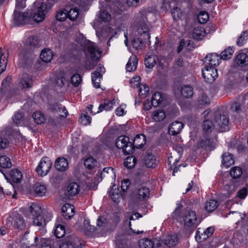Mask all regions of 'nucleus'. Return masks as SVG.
Returning <instances> with one entry per match:
<instances>
[{
  "mask_svg": "<svg viewBox=\"0 0 248 248\" xmlns=\"http://www.w3.org/2000/svg\"><path fill=\"white\" fill-rule=\"evenodd\" d=\"M146 12L144 10L140 11L137 16L139 27L138 28V33L140 34V38L134 39L131 41V45L133 46H150L151 42L149 40L150 38L149 33V29L148 26L146 23Z\"/></svg>",
  "mask_w": 248,
  "mask_h": 248,
  "instance_id": "f257e3e1",
  "label": "nucleus"
},
{
  "mask_svg": "<svg viewBox=\"0 0 248 248\" xmlns=\"http://www.w3.org/2000/svg\"><path fill=\"white\" fill-rule=\"evenodd\" d=\"M211 116L216 124L217 129L220 132H224L229 130V115L221 111L213 112Z\"/></svg>",
  "mask_w": 248,
  "mask_h": 248,
  "instance_id": "f03ea898",
  "label": "nucleus"
},
{
  "mask_svg": "<svg viewBox=\"0 0 248 248\" xmlns=\"http://www.w3.org/2000/svg\"><path fill=\"white\" fill-rule=\"evenodd\" d=\"M116 146L122 149L123 152L125 155H129L133 153L134 148L133 144L129 141V137L126 136L119 137L115 141Z\"/></svg>",
  "mask_w": 248,
  "mask_h": 248,
  "instance_id": "7ed1b4c3",
  "label": "nucleus"
},
{
  "mask_svg": "<svg viewBox=\"0 0 248 248\" xmlns=\"http://www.w3.org/2000/svg\"><path fill=\"white\" fill-rule=\"evenodd\" d=\"M14 20L15 24L17 26L30 24L32 21V13L30 12L21 13L15 10Z\"/></svg>",
  "mask_w": 248,
  "mask_h": 248,
  "instance_id": "20e7f679",
  "label": "nucleus"
},
{
  "mask_svg": "<svg viewBox=\"0 0 248 248\" xmlns=\"http://www.w3.org/2000/svg\"><path fill=\"white\" fill-rule=\"evenodd\" d=\"M48 11V7L44 2L39 3L37 5V10L32 14V19L37 23L43 21Z\"/></svg>",
  "mask_w": 248,
  "mask_h": 248,
  "instance_id": "39448f33",
  "label": "nucleus"
},
{
  "mask_svg": "<svg viewBox=\"0 0 248 248\" xmlns=\"http://www.w3.org/2000/svg\"><path fill=\"white\" fill-rule=\"evenodd\" d=\"M52 165V162L48 157H43L36 168V171L41 176H46L49 171Z\"/></svg>",
  "mask_w": 248,
  "mask_h": 248,
  "instance_id": "423d86ee",
  "label": "nucleus"
},
{
  "mask_svg": "<svg viewBox=\"0 0 248 248\" xmlns=\"http://www.w3.org/2000/svg\"><path fill=\"white\" fill-rule=\"evenodd\" d=\"M7 223H11L15 228L23 230L26 227V224L23 217L16 213L11 214L7 219Z\"/></svg>",
  "mask_w": 248,
  "mask_h": 248,
  "instance_id": "0eeeda50",
  "label": "nucleus"
},
{
  "mask_svg": "<svg viewBox=\"0 0 248 248\" xmlns=\"http://www.w3.org/2000/svg\"><path fill=\"white\" fill-rule=\"evenodd\" d=\"M79 239L74 235L67 236L60 246V248H81Z\"/></svg>",
  "mask_w": 248,
  "mask_h": 248,
  "instance_id": "6e6552de",
  "label": "nucleus"
},
{
  "mask_svg": "<svg viewBox=\"0 0 248 248\" xmlns=\"http://www.w3.org/2000/svg\"><path fill=\"white\" fill-rule=\"evenodd\" d=\"M202 75L205 81L209 83L213 82L218 77L217 70L208 65L202 69Z\"/></svg>",
  "mask_w": 248,
  "mask_h": 248,
  "instance_id": "1a4fd4ad",
  "label": "nucleus"
},
{
  "mask_svg": "<svg viewBox=\"0 0 248 248\" xmlns=\"http://www.w3.org/2000/svg\"><path fill=\"white\" fill-rule=\"evenodd\" d=\"M186 227L195 229L198 224V221L196 213L193 211H189L185 216L184 219Z\"/></svg>",
  "mask_w": 248,
  "mask_h": 248,
  "instance_id": "9d476101",
  "label": "nucleus"
},
{
  "mask_svg": "<svg viewBox=\"0 0 248 248\" xmlns=\"http://www.w3.org/2000/svg\"><path fill=\"white\" fill-rule=\"evenodd\" d=\"M221 57H219L218 55L216 53H212L207 55L204 59V63L210 67H216L219 65Z\"/></svg>",
  "mask_w": 248,
  "mask_h": 248,
  "instance_id": "9b49d317",
  "label": "nucleus"
},
{
  "mask_svg": "<svg viewBox=\"0 0 248 248\" xmlns=\"http://www.w3.org/2000/svg\"><path fill=\"white\" fill-rule=\"evenodd\" d=\"M84 50L87 57L93 62H97L100 58L102 51L98 47H86Z\"/></svg>",
  "mask_w": 248,
  "mask_h": 248,
  "instance_id": "f8f14e48",
  "label": "nucleus"
},
{
  "mask_svg": "<svg viewBox=\"0 0 248 248\" xmlns=\"http://www.w3.org/2000/svg\"><path fill=\"white\" fill-rule=\"evenodd\" d=\"M46 191V186L44 184L36 183L30 190V192L34 196L42 197L45 195Z\"/></svg>",
  "mask_w": 248,
  "mask_h": 248,
  "instance_id": "ddd939ff",
  "label": "nucleus"
},
{
  "mask_svg": "<svg viewBox=\"0 0 248 248\" xmlns=\"http://www.w3.org/2000/svg\"><path fill=\"white\" fill-rule=\"evenodd\" d=\"M246 95H243L239 97L237 102H234L231 106L232 110L239 113L245 111V101Z\"/></svg>",
  "mask_w": 248,
  "mask_h": 248,
  "instance_id": "4468645a",
  "label": "nucleus"
},
{
  "mask_svg": "<svg viewBox=\"0 0 248 248\" xmlns=\"http://www.w3.org/2000/svg\"><path fill=\"white\" fill-rule=\"evenodd\" d=\"M52 112L62 117H65L68 115V111L65 107L58 103H55L50 106L49 108Z\"/></svg>",
  "mask_w": 248,
  "mask_h": 248,
  "instance_id": "2eb2a0df",
  "label": "nucleus"
},
{
  "mask_svg": "<svg viewBox=\"0 0 248 248\" xmlns=\"http://www.w3.org/2000/svg\"><path fill=\"white\" fill-rule=\"evenodd\" d=\"M8 52L5 47H0V75L5 70Z\"/></svg>",
  "mask_w": 248,
  "mask_h": 248,
  "instance_id": "dca6fc26",
  "label": "nucleus"
},
{
  "mask_svg": "<svg viewBox=\"0 0 248 248\" xmlns=\"http://www.w3.org/2000/svg\"><path fill=\"white\" fill-rule=\"evenodd\" d=\"M62 213L65 219H70L75 214V208L73 205L66 203L62 207Z\"/></svg>",
  "mask_w": 248,
  "mask_h": 248,
  "instance_id": "f3484780",
  "label": "nucleus"
},
{
  "mask_svg": "<svg viewBox=\"0 0 248 248\" xmlns=\"http://www.w3.org/2000/svg\"><path fill=\"white\" fill-rule=\"evenodd\" d=\"M214 231V228L212 227H208L203 232H201L200 228H198L196 231V238L202 241L203 240H206L209 236L211 235Z\"/></svg>",
  "mask_w": 248,
  "mask_h": 248,
  "instance_id": "a211bd4d",
  "label": "nucleus"
},
{
  "mask_svg": "<svg viewBox=\"0 0 248 248\" xmlns=\"http://www.w3.org/2000/svg\"><path fill=\"white\" fill-rule=\"evenodd\" d=\"M184 127V124L179 121L172 123L169 126V133L170 135L175 136L178 134Z\"/></svg>",
  "mask_w": 248,
  "mask_h": 248,
  "instance_id": "6ab92c4d",
  "label": "nucleus"
},
{
  "mask_svg": "<svg viewBox=\"0 0 248 248\" xmlns=\"http://www.w3.org/2000/svg\"><path fill=\"white\" fill-rule=\"evenodd\" d=\"M101 180H113L115 179V173L113 169L111 167L105 168L100 173Z\"/></svg>",
  "mask_w": 248,
  "mask_h": 248,
  "instance_id": "aec40b11",
  "label": "nucleus"
},
{
  "mask_svg": "<svg viewBox=\"0 0 248 248\" xmlns=\"http://www.w3.org/2000/svg\"><path fill=\"white\" fill-rule=\"evenodd\" d=\"M93 107V105H90L87 107L86 114H82L80 117V122L83 125H86L91 123V117L87 115L88 112L92 114H95V112H93L92 108Z\"/></svg>",
  "mask_w": 248,
  "mask_h": 248,
  "instance_id": "412c9836",
  "label": "nucleus"
},
{
  "mask_svg": "<svg viewBox=\"0 0 248 248\" xmlns=\"http://www.w3.org/2000/svg\"><path fill=\"white\" fill-rule=\"evenodd\" d=\"M235 63L240 67H244L248 64V56L244 53L238 54L234 60Z\"/></svg>",
  "mask_w": 248,
  "mask_h": 248,
  "instance_id": "4be33fe9",
  "label": "nucleus"
},
{
  "mask_svg": "<svg viewBox=\"0 0 248 248\" xmlns=\"http://www.w3.org/2000/svg\"><path fill=\"white\" fill-rule=\"evenodd\" d=\"M55 167L60 171H64L68 168L67 159L62 157H58L55 161Z\"/></svg>",
  "mask_w": 248,
  "mask_h": 248,
  "instance_id": "5701e85b",
  "label": "nucleus"
},
{
  "mask_svg": "<svg viewBox=\"0 0 248 248\" xmlns=\"http://www.w3.org/2000/svg\"><path fill=\"white\" fill-rule=\"evenodd\" d=\"M80 190V187L78 184L75 182L70 183L67 188L68 195L70 196H75L78 195Z\"/></svg>",
  "mask_w": 248,
  "mask_h": 248,
  "instance_id": "b1692460",
  "label": "nucleus"
},
{
  "mask_svg": "<svg viewBox=\"0 0 248 248\" xmlns=\"http://www.w3.org/2000/svg\"><path fill=\"white\" fill-rule=\"evenodd\" d=\"M33 85L32 78L27 75H23L19 83V86L22 89L31 88Z\"/></svg>",
  "mask_w": 248,
  "mask_h": 248,
  "instance_id": "393cba45",
  "label": "nucleus"
},
{
  "mask_svg": "<svg viewBox=\"0 0 248 248\" xmlns=\"http://www.w3.org/2000/svg\"><path fill=\"white\" fill-rule=\"evenodd\" d=\"M126 217L127 218V219H129V227L130 228V229L133 232L136 233V234H139L142 232V231H139V230H136L135 229H133L131 225V221L132 220H135L136 219H137L140 217H142V215L139 213H134L132 215H131L129 213H126Z\"/></svg>",
  "mask_w": 248,
  "mask_h": 248,
  "instance_id": "a878e982",
  "label": "nucleus"
},
{
  "mask_svg": "<svg viewBox=\"0 0 248 248\" xmlns=\"http://www.w3.org/2000/svg\"><path fill=\"white\" fill-rule=\"evenodd\" d=\"M179 90L184 98H190L193 94V89L190 85H184Z\"/></svg>",
  "mask_w": 248,
  "mask_h": 248,
  "instance_id": "bb28decb",
  "label": "nucleus"
},
{
  "mask_svg": "<svg viewBox=\"0 0 248 248\" xmlns=\"http://www.w3.org/2000/svg\"><path fill=\"white\" fill-rule=\"evenodd\" d=\"M138 59L135 55L131 56L126 65V71L129 72L134 71L137 69Z\"/></svg>",
  "mask_w": 248,
  "mask_h": 248,
  "instance_id": "cd10ccee",
  "label": "nucleus"
},
{
  "mask_svg": "<svg viewBox=\"0 0 248 248\" xmlns=\"http://www.w3.org/2000/svg\"><path fill=\"white\" fill-rule=\"evenodd\" d=\"M40 58L44 62H50L53 58L52 50L49 48H45L41 51Z\"/></svg>",
  "mask_w": 248,
  "mask_h": 248,
  "instance_id": "c85d7f7f",
  "label": "nucleus"
},
{
  "mask_svg": "<svg viewBox=\"0 0 248 248\" xmlns=\"http://www.w3.org/2000/svg\"><path fill=\"white\" fill-rule=\"evenodd\" d=\"M150 194V191L147 187L140 188L137 192V197L140 201L147 200Z\"/></svg>",
  "mask_w": 248,
  "mask_h": 248,
  "instance_id": "c756f323",
  "label": "nucleus"
},
{
  "mask_svg": "<svg viewBox=\"0 0 248 248\" xmlns=\"http://www.w3.org/2000/svg\"><path fill=\"white\" fill-rule=\"evenodd\" d=\"M156 56L154 54L148 53L145 59V65L147 68H152L155 64Z\"/></svg>",
  "mask_w": 248,
  "mask_h": 248,
  "instance_id": "7c9ffc66",
  "label": "nucleus"
},
{
  "mask_svg": "<svg viewBox=\"0 0 248 248\" xmlns=\"http://www.w3.org/2000/svg\"><path fill=\"white\" fill-rule=\"evenodd\" d=\"M164 244L169 247L175 246L178 243V239L176 234L167 235L164 239Z\"/></svg>",
  "mask_w": 248,
  "mask_h": 248,
  "instance_id": "2f4dec72",
  "label": "nucleus"
},
{
  "mask_svg": "<svg viewBox=\"0 0 248 248\" xmlns=\"http://www.w3.org/2000/svg\"><path fill=\"white\" fill-rule=\"evenodd\" d=\"M144 163L148 168H154L156 166V160L152 154L147 155L144 159Z\"/></svg>",
  "mask_w": 248,
  "mask_h": 248,
  "instance_id": "473e14b6",
  "label": "nucleus"
},
{
  "mask_svg": "<svg viewBox=\"0 0 248 248\" xmlns=\"http://www.w3.org/2000/svg\"><path fill=\"white\" fill-rule=\"evenodd\" d=\"M146 142V138L144 135H137L133 140V146L137 148H141Z\"/></svg>",
  "mask_w": 248,
  "mask_h": 248,
  "instance_id": "72a5a7b5",
  "label": "nucleus"
},
{
  "mask_svg": "<svg viewBox=\"0 0 248 248\" xmlns=\"http://www.w3.org/2000/svg\"><path fill=\"white\" fill-rule=\"evenodd\" d=\"M33 224L38 227L39 230H40L41 228H43L46 225V222L43 216L40 214L33 217Z\"/></svg>",
  "mask_w": 248,
  "mask_h": 248,
  "instance_id": "f704fd0d",
  "label": "nucleus"
},
{
  "mask_svg": "<svg viewBox=\"0 0 248 248\" xmlns=\"http://www.w3.org/2000/svg\"><path fill=\"white\" fill-rule=\"evenodd\" d=\"M10 175L12 181L15 183H19L22 178V174L17 169H14L11 170Z\"/></svg>",
  "mask_w": 248,
  "mask_h": 248,
  "instance_id": "c9c22d12",
  "label": "nucleus"
},
{
  "mask_svg": "<svg viewBox=\"0 0 248 248\" xmlns=\"http://www.w3.org/2000/svg\"><path fill=\"white\" fill-rule=\"evenodd\" d=\"M234 161L232 155L229 153H225L222 155V165L226 167H229L233 164Z\"/></svg>",
  "mask_w": 248,
  "mask_h": 248,
  "instance_id": "e433bc0d",
  "label": "nucleus"
},
{
  "mask_svg": "<svg viewBox=\"0 0 248 248\" xmlns=\"http://www.w3.org/2000/svg\"><path fill=\"white\" fill-rule=\"evenodd\" d=\"M218 205V202L216 200H210L205 203L204 208L207 212L210 213L216 209Z\"/></svg>",
  "mask_w": 248,
  "mask_h": 248,
  "instance_id": "4c0bfd02",
  "label": "nucleus"
},
{
  "mask_svg": "<svg viewBox=\"0 0 248 248\" xmlns=\"http://www.w3.org/2000/svg\"><path fill=\"white\" fill-rule=\"evenodd\" d=\"M163 99V95L161 93H155L152 96L151 103L153 106L156 107L161 103Z\"/></svg>",
  "mask_w": 248,
  "mask_h": 248,
  "instance_id": "58836bf2",
  "label": "nucleus"
},
{
  "mask_svg": "<svg viewBox=\"0 0 248 248\" xmlns=\"http://www.w3.org/2000/svg\"><path fill=\"white\" fill-rule=\"evenodd\" d=\"M76 41L78 43V45H79L80 46H94L93 42L86 39L82 35H80L79 36L77 37Z\"/></svg>",
  "mask_w": 248,
  "mask_h": 248,
  "instance_id": "ea45409f",
  "label": "nucleus"
},
{
  "mask_svg": "<svg viewBox=\"0 0 248 248\" xmlns=\"http://www.w3.org/2000/svg\"><path fill=\"white\" fill-rule=\"evenodd\" d=\"M166 117V114L162 109H158L153 113V119L156 122L163 121Z\"/></svg>",
  "mask_w": 248,
  "mask_h": 248,
  "instance_id": "a19ab883",
  "label": "nucleus"
},
{
  "mask_svg": "<svg viewBox=\"0 0 248 248\" xmlns=\"http://www.w3.org/2000/svg\"><path fill=\"white\" fill-rule=\"evenodd\" d=\"M24 45L27 46H36L40 45V41H39L36 36H31L26 39L24 42Z\"/></svg>",
  "mask_w": 248,
  "mask_h": 248,
  "instance_id": "79ce46f5",
  "label": "nucleus"
},
{
  "mask_svg": "<svg viewBox=\"0 0 248 248\" xmlns=\"http://www.w3.org/2000/svg\"><path fill=\"white\" fill-rule=\"evenodd\" d=\"M118 188L115 186L112 187L109 192V196H110L113 202H117L121 198V194L118 192Z\"/></svg>",
  "mask_w": 248,
  "mask_h": 248,
  "instance_id": "37998d69",
  "label": "nucleus"
},
{
  "mask_svg": "<svg viewBox=\"0 0 248 248\" xmlns=\"http://www.w3.org/2000/svg\"><path fill=\"white\" fill-rule=\"evenodd\" d=\"M29 209L31 213L34 217L41 214L42 212L40 206L36 203H31Z\"/></svg>",
  "mask_w": 248,
  "mask_h": 248,
  "instance_id": "c03bdc74",
  "label": "nucleus"
},
{
  "mask_svg": "<svg viewBox=\"0 0 248 248\" xmlns=\"http://www.w3.org/2000/svg\"><path fill=\"white\" fill-rule=\"evenodd\" d=\"M197 102L199 105L204 106L209 104L210 99L204 93H201L198 98Z\"/></svg>",
  "mask_w": 248,
  "mask_h": 248,
  "instance_id": "a18cd8bd",
  "label": "nucleus"
},
{
  "mask_svg": "<svg viewBox=\"0 0 248 248\" xmlns=\"http://www.w3.org/2000/svg\"><path fill=\"white\" fill-rule=\"evenodd\" d=\"M205 30L202 27L195 28L193 32V36L196 39H201L202 37L205 36Z\"/></svg>",
  "mask_w": 248,
  "mask_h": 248,
  "instance_id": "49530a36",
  "label": "nucleus"
},
{
  "mask_svg": "<svg viewBox=\"0 0 248 248\" xmlns=\"http://www.w3.org/2000/svg\"><path fill=\"white\" fill-rule=\"evenodd\" d=\"M68 11L62 9L60 10L56 14V19L59 21H63L68 18Z\"/></svg>",
  "mask_w": 248,
  "mask_h": 248,
  "instance_id": "de8ad7c7",
  "label": "nucleus"
},
{
  "mask_svg": "<svg viewBox=\"0 0 248 248\" xmlns=\"http://www.w3.org/2000/svg\"><path fill=\"white\" fill-rule=\"evenodd\" d=\"M32 118L34 122L37 124H43L46 120L44 114L40 111L34 112L32 115Z\"/></svg>",
  "mask_w": 248,
  "mask_h": 248,
  "instance_id": "09e8293b",
  "label": "nucleus"
},
{
  "mask_svg": "<svg viewBox=\"0 0 248 248\" xmlns=\"http://www.w3.org/2000/svg\"><path fill=\"white\" fill-rule=\"evenodd\" d=\"M101 78L102 75L99 72L95 71L92 74V81L95 88H100Z\"/></svg>",
  "mask_w": 248,
  "mask_h": 248,
  "instance_id": "8fccbe9b",
  "label": "nucleus"
},
{
  "mask_svg": "<svg viewBox=\"0 0 248 248\" xmlns=\"http://www.w3.org/2000/svg\"><path fill=\"white\" fill-rule=\"evenodd\" d=\"M233 52L234 50L232 49V47H227L221 53V58L225 60L230 59L232 58Z\"/></svg>",
  "mask_w": 248,
  "mask_h": 248,
  "instance_id": "3c124183",
  "label": "nucleus"
},
{
  "mask_svg": "<svg viewBox=\"0 0 248 248\" xmlns=\"http://www.w3.org/2000/svg\"><path fill=\"white\" fill-rule=\"evenodd\" d=\"M248 40V30L244 31L242 34L239 36L236 44L239 46H243L246 42Z\"/></svg>",
  "mask_w": 248,
  "mask_h": 248,
  "instance_id": "603ef678",
  "label": "nucleus"
},
{
  "mask_svg": "<svg viewBox=\"0 0 248 248\" xmlns=\"http://www.w3.org/2000/svg\"><path fill=\"white\" fill-rule=\"evenodd\" d=\"M12 163L9 157L3 155L0 156V167L2 168H9Z\"/></svg>",
  "mask_w": 248,
  "mask_h": 248,
  "instance_id": "864d4df0",
  "label": "nucleus"
},
{
  "mask_svg": "<svg viewBox=\"0 0 248 248\" xmlns=\"http://www.w3.org/2000/svg\"><path fill=\"white\" fill-rule=\"evenodd\" d=\"M216 126V124H214L209 120H205L202 124L203 129L207 132H211Z\"/></svg>",
  "mask_w": 248,
  "mask_h": 248,
  "instance_id": "5fc2aeb1",
  "label": "nucleus"
},
{
  "mask_svg": "<svg viewBox=\"0 0 248 248\" xmlns=\"http://www.w3.org/2000/svg\"><path fill=\"white\" fill-rule=\"evenodd\" d=\"M139 245L140 248H153L154 243L149 239H142L139 241Z\"/></svg>",
  "mask_w": 248,
  "mask_h": 248,
  "instance_id": "6e6d98bb",
  "label": "nucleus"
},
{
  "mask_svg": "<svg viewBox=\"0 0 248 248\" xmlns=\"http://www.w3.org/2000/svg\"><path fill=\"white\" fill-rule=\"evenodd\" d=\"M136 158L133 156H128L124 162V165L126 168L131 169L134 167L136 163Z\"/></svg>",
  "mask_w": 248,
  "mask_h": 248,
  "instance_id": "4d7b16f0",
  "label": "nucleus"
},
{
  "mask_svg": "<svg viewBox=\"0 0 248 248\" xmlns=\"http://www.w3.org/2000/svg\"><path fill=\"white\" fill-rule=\"evenodd\" d=\"M96 164V160L93 157H89L84 161L85 166L89 170L94 168Z\"/></svg>",
  "mask_w": 248,
  "mask_h": 248,
  "instance_id": "13d9d810",
  "label": "nucleus"
},
{
  "mask_svg": "<svg viewBox=\"0 0 248 248\" xmlns=\"http://www.w3.org/2000/svg\"><path fill=\"white\" fill-rule=\"evenodd\" d=\"M54 233L57 238L62 237L65 233V230L64 226L59 224L56 226Z\"/></svg>",
  "mask_w": 248,
  "mask_h": 248,
  "instance_id": "bf43d9fd",
  "label": "nucleus"
},
{
  "mask_svg": "<svg viewBox=\"0 0 248 248\" xmlns=\"http://www.w3.org/2000/svg\"><path fill=\"white\" fill-rule=\"evenodd\" d=\"M242 174L241 168L238 167L232 168L230 170V175L232 178L236 179L239 178Z\"/></svg>",
  "mask_w": 248,
  "mask_h": 248,
  "instance_id": "052dcab7",
  "label": "nucleus"
},
{
  "mask_svg": "<svg viewBox=\"0 0 248 248\" xmlns=\"http://www.w3.org/2000/svg\"><path fill=\"white\" fill-rule=\"evenodd\" d=\"M139 92L140 96L145 97L149 93V88L145 84H141L139 87Z\"/></svg>",
  "mask_w": 248,
  "mask_h": 248,
  "instance_id": "680f3d73",
  "label": "nucleus"
},
{
  "mask_svg": "<svg viewBox=\"0 0 248 248\" xmlns=\"http://www.w3.org/2000/svg\"><path fill=\"white\" fill-rule=\"evenodd\" d=\"M68 13V18L72 21L76 20L79 16V11L76 8L71 9Z\"/></svg>",
  "mask_w": 248,
  "mask_h": 248,
  "instance_id": "e2e57ef3",
  "label": "nucleus"
},
{
  "mask_svg": "<svg viewBox=\"0 0 248 248\" xmlns=\"http://www.w3.org/2000/svg\"><path fill=\"white\" fill-rule=\"evenodd\" d=\"M83 228L84 231L89 232H93L96 230L94 226L91 225L90 222L88 219H85L83 222Z\"/></svg>",
  "mask_w": 248,
  "mask_h": 248,
  "instance_id": "0e129e2a",
  "label": "nucleus"
},
{
  "mask_svg": "<svg viewBox=\"0 0 248 248\" xmlns=\"http://www.w3.org/2000/svg\"><path fill=\"white\" fill-rule=\"evenodd\" d=\"M113 106V103L109 101H106L104 103L100 104L99 107V111H102L104 110H111Z\"/></svg>",
  "mask_w": 248,
  "mask_h": 248,
  "instance_id": "69168bd1",
  "label": "nucleus"
},
{
  "mask_svg": "<svg viewBox=\"0 0 248 248\" xmlns=\"http://www.w3.org/2000/svg\"><path fill=\"white\" fill-rule=\"evenodd\" d=\"M171 14L175 20H178L183 15L181 9L177 7H174L171 10Z\"/></svg>",
  "mask_w": 248,
  "mask_h": 248,
  "instance_id": "338daca9",
  "label": "nucleus"
},
{
  "mask_svg": "<svg viewBox=\"0 0 248 248\" xmlns=\"http://www.w3.org/2000/svg\"><path fill=\"white\" fill-rule=\"evenodd\" d=\"M71 83L75 86L78 87L81 82V78L78 74L73 75L71 78Z\"/></svg>",
  "mask_w": 248,
  "mask_h": 248,
  "instance_id": "774afa93",
  "label": "nucleus"
}]
</instances>
